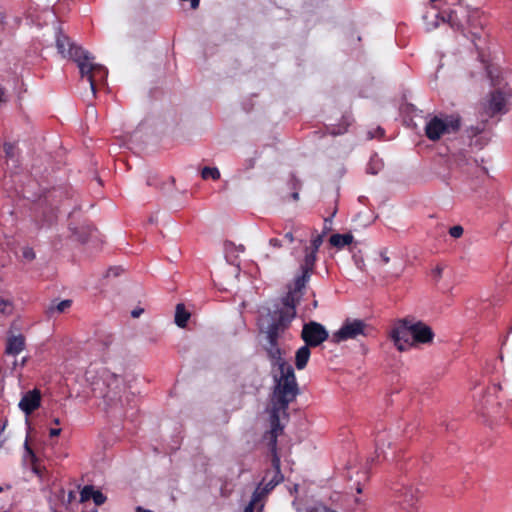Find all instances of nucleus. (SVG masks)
<instances>
[{
	"label": "nucleus",
	"mask_w": 512,
	"mask_h": 512,
	"mask_svg": "<svg viewBox=\"0 0 512 512\" xmlns=\"http://www.w3.org/2000/svg\"><path fill=\"white\" fill-rule=\"evenodd\" d=\"M310 346H307L305 344L304 346H301L295 354V365L297 369L302 370L306 367L308 360L310 358Z\"/></svg>",
	"instance_id": "2eb2a0df"
},
{
	"label": "nucleus",
	"mask_w": 512,
	"mask_h": 512,
	"mask_svg": "<svg viewBox=\"0 0 512 512\" xmlns=\"http://www.w3.org/2000/svg\"><path fill=\"white\" fill-rule=\"evenodd\" d=\"M390 338L400 352L414 347L411 320L404 319L396 323L390 331Z\"/></svg>",
	"instance_id": "423d86ee"
},
{
	"label": "nucleus",
	"mask_w": 512,
	"mask_h": 512,
	"mask_svg": "<svg viewBox=\"0 0 512 512\" xmlns=\"http://www.w3.org/2000/svg\"><path fill=\"white\" fill-rule=\"evenodd\" d=\"M285 239H287L290 243H292L294 241V236H293V233L292 232H288L285 234Z\"/></svg>",
	"instance_id": "e433bc0d"
},
{
	"label": "nucleus",
	"mask_w": 512,
	"mask_h": 512,
	"mask_svg": "<svg viewBox=\"0 0 512 512\" xmlns=\"http://www.w3.org/2000/svg\"><path fill=\"white\" fill-rule=\"evenodd\" d=\"M510 98L509 92L496 90L492 92L485 104V111L489 116H494L498 113L504 114L507 112V102Z\"/></svg>",
	"instance_id": "1a4fd4ad"
},
{
	"label": "nucleus",
	"mask_w": 512,
	"mask_h": 512,
	"mask_svg": "<svg viewBox=\"0 0 512 512\" xmlns=\"http://www.w3.org/2000/svg\"><path fill=\"white\" fill-rule=\"evenodd\" d=\"M137 512H152V511H150V510H142V509H140V508H139V509L137 510Z\"/></svg>",
	"instance_id": "a18cd8bd"
},
{
	"label": "nucleus",
	"mask_w": 512,
	"mask_h": 512,
	"mask_svg": "<svg viewBox=\"0 0 512 512\" xmlns=\"http://www.w3.org/2000/svg\"><path fill=\"white\" fill-rule=\"evenodd\" d=\"M292 505L297 512H301V508L296 501H293Z\"/></svg>",
	"instance_id": "4c0bfd02"
},
{
	"label": "nucleus",
	"mask_w": 512,
	"mask_h": 512,
	"mask_svg": "<svg viewBox=\"0 0 512 512\" xmlns=\"http://www.w3.org/2000/svg\"><path fill=\"white\" fill-rule=\"evenodd\" d=\"M295 316L296 309L294 298L293 296L288 295L285 299L284 307L279 312L278 320L268 327V341H277L279 336L288 328Z\"/></svg>",
	"instance_id": "20e7f679"
},
{
	"label": "nucleus",
	"mask_w": 512,
	"mask_h": 512,
	"mask_svg": "<svg viewBox=\"0 0 512 512\" xmlns=\"http://www.w3.org/2000/svg\"><path fill=\"white\" fill-rule=\"evenodd\" d=\"M71 306V300H63L61 302H59L56 306V310L59 312V313H62L64 312L65 310H67L68 308H70Z\"/></svg>",
	"instance_id": "c756f323"
},
{
	"label": "nucleus",
	"mask_w": 512,
	"mask_h": 512,
	"mask_svg": "<svg viewBox=\"0 0 512 512\" xmlns=\"http://www.w3.org/2000/svg\"><path fill=\"white\" fill-rule=\"evenodd\" d=\"M7 95L4 88L0 85V103L6 102Z\"/></svg>",
	"instance_id": "473e14b6"
},
{
	"label": "nucleus",
	"mask_w": 512,
	"mask_h": 512,
	"mask_svg": "<svg viewBox=\"0 0 512 512\" xmlns=\"http://www.w3.org/2000/svg\"><path fill=\"white\" fill-rule=\"evenodd\" d=\"M190 319V312L186 310L184 304H178L175 311V323L177 326L184 328Z\"/></svg>",
	"instance_id": "dca6fc26"
},
{
	"label": "nucleus",
	"mask_w": 512,
	"mask_h": 512,
	"mask_svg": "<svg viewBox=\"0 0 512 512\" xmlns=\"http://www.w3.org/2000/svg\"><path fill=\"white\" fill-rule=\"evenodd\" d=\"M345 131H346V127L342 128V129H338V130L332 129L331 134L338 135V134H342Z\"/></svg>",
	"instance_id": "c9c22d12"
},
{
	"label": "nucleus",
	"mask_w": 512,
	"mask_h": 512,
	"mask_svg": "<svg viewBox=\"0 0 512 512\" xmlns=\"http://www.w3.org/2000/svg\"><path fill=\"white\" fill-rule=\"evenodd\" d=\"M140 312H141V311H136V310H134V311H132V316H133V317H138V316L140 315Z\"/></svg>",
	"instance_id": "79ce46f5"
},
{
	"label": "nucleus",
	"mask_w": 512,
	"mask_h": 512,
	"mask_svg": "<svg viewBox=\"0 0 512 512\" xmlns=\"http://www.w3.org/2000/svg\"><path fill=\"white\" fill-rule=\"evenodd\" d=\"M25 339L22 335L9 337L5 352L8 355L16 356L24 350Z\"/></svg>",
	"instance_id": "ddd939ff"
},
{
	"label": "nucleus",
	"mask_w": 512,
	"mask_h": 512,
	"mask_svg": "<svg viewBox=\"0 0 512 512\" xmlns=\"http://www.w3.org/2000/svg\"><path fill=\"white\" fill-rule=\"evenodd\" d=\"M201 175L203 179L212 178L213 180H218L220 178V172L215 167H204Z\"/></svg>",
	"instance_id": "aec40b11"
},
{
	"label": "nucleus",
	"mask_w": 512,
	"mask_h": 512,
	"mask_svg": "<svg viewBox=\"0 0 512 512\" xmlns=\"http://www.w3.org/2000/svg\"><path fill=\"white\" fill-rule=\"evenodd\" d=\"M301 337L307 346L316 347L328 338V332L323 325L310 322L303 326Z\"/></svg>",
	"instance_id": "6e6552de"
},
{
	"label": "nucleus",
	"mask_w": 512,
	"mask_h": 512,
	"mask_svg": "<svg viewBox=\"0 0 512 512\" xmlns=\"http://www.w3.org/2000/svg\"><path fill=\"white\" fill-rule=\"evenodd\" d=\"M260 492L259 490L257 489L253 496H252V499L250 501V503L245 507L244 509V512H254V507H255V504L260 500Z\"/></svg>",
	"instance_id": "b1692460"
},
{
	"label": "nucleus",
	"mask_w": 512,
	"mask_h": 512,
	"mask_svg": "<svg viewBox=\"0 0 512 512\" xmlns=\"http://www.w3.org/2000/svg\"><path fill=\"white\" fill-rule=\"evenodd\" d=\"M278 483V481L275 483V485ZM274 487V484H268L266 487H265V491L268 492L269 490L273 489Z\"/></svg>",
	"instance_id": "ea45409f"
},
{
	"label": "nucleus",
	"mask_w": 512,
	"mask_h": 512,
	"mask_svg": "<svg viewBox=\"0 0 512 512\" xmlns=\"http://www.w3.org/2000/svg\"><path fill=\"white\" fill-rule=\"evenodd\" d=\"M92 499L94 501V503L99 506V505H102L105 501H106V497L104 496V494L99 491V490H96L92 496Z\"/></svg>",
	"instance_id": "a878e982"
},
{
	"label": "nucleus",
	"mask_w": 512,
	"mask_h": 512,
	"mask_svg": "<svg viewBox=\"0 0 512 512\" xmlns=\"http://www.w3.org/2000/svg\"><path fill=\"white\" fill-rule=\"evenodd\" d=\"M4 152L7 157L12 158L16 154V146L13 143L6 142L3 145Z\"/></svg>",
	"instance_id": "393cba45"
},
{
	"label": "nucleus",
	"mask_w": 512,
	"mask_h": 512,
	"mask_svg": "<svg viewBox=\"0 0 512 512\" xmlns=\"http://www.w3.org/2000/svg\"><path fill=\"white\" fill-rule=\"evenodd\" d=\"M323 237V234H318L315 237H312L310 247H307L305 249L304 260L301 265L303 275L296 281V286L298 289H301L304 286L306 280L309 278L310 272L314 268L315 262L317 260L316 255L320 246L323 243Z\"/></svg>",
	"instance_id": "0eeeda50"
},
{
	"label": "nucleus",
	"mask_w": 512,
	"mask_h": 512,
	"mask_svg": "<svg viewBox=\"0 0 512 512\" xmlns=\"http://www.w3.org/2000/svg\"><path fill=\"white\" fill-rule=\"evenodd\" d=\"M379 257H380V261L382 264L386 265L390 262V258L388 256V250L387 249H382L380 252H379Z\"/></svg>",
	"instance_id": "7c9ffc66"
},
{
	"label": "nucleus",
	"mask_w": 512,
	"mask_h": 512,
	"mask_svg": "<svg viewBox=\"0 0 512 512\" xmlns=\"http://www.w3.org/2000/svg\"><path fill=\"white\" fill-rule=\"evenodd\" d=\"M22 256L26 261H32L35 259V252L30 247H24L22 250Z\"/></svg>",
	"instance_id": "bb28decb"
},
{
	"label": "nucleus",
	"mask_w": 512,
	"mask_h": 512,
	"mask_svg": "<svg viewBox=\"0 0 512 512\" xmlns=\"http://www.w3.org/2000/svg\"><path fill=\"white\" fill-rule=\"evenodd\" d=\"M292 198H293L294 200H298V199H299V194H298L297 192H294V193L292 194Z\"/></svg>",
	"instance_id": "37998d69"
},
{
	"label": "nucleus",
	"mask_w": 512,
	"mask_h": 512,
	"mask_svg": "<svg viewBox=\"0 0 512 512\" xmlns=\"http://www.w3.org/2000/svg\"><path fill=\"white\" fill-rule=\"evenodd\" d=\"M267 352L270 358L275 361L279 370V374H275L276 385L268 409L270 415V444L272 449L275 450L277 437L283 430L280 421L287 418L288 405L295 399L298 388L294 370L290 364L281 359V351L277 341H269Z\"/></svg>",
	"instance_id": "f257e3e1"
},
{
	"label": "nucleus",
	"mask_w": 512,
	"mask_h": 512,
	"mask_svg": "<svg viewBox=\"0 0 512 512\" xmlns=\"http://www.w3.org/2000/svg\"><path fill=\"white\" fill-rule=\"evenodd\" d=\"M354 240V237L351 233L346 234H333L329 238V243L331 246L337 249H343L345 246L350 245Z\"/></svg>",
	"instance_id": "4468645a"
},
{
	"label": "nucleus",
	"mask_w": 512,
	"mask_h": 512,
	"mask_svg": "<svg viewBox=\"0 0 512 512\" xmlns=\"http://www.w3.org/2000/svg\"><path fill=\"white\" fill-rule=\"evenodd\" d=\"M13 311V304L8 299L0 298V313L11 314Z\"/></svg>",
	"instance_id": "5701e85b"
},
{
	"label": "nucleus",
	"mask_w": 512,
	"mask_h": 512,
	"mask_svg": "<svg viewBox=\"0 0 512 512\" xmlns=\"http://www.w3.org/2000/svg\"><path fill=\"white\" fill-rule=\"evenodd\" d=\"M71 47H77V46L74 44H70L69 40L65 37H62V38L59 37L57 39V48L63 56H69L71 58V56L69 55V50Z\"/></svg>",
	"instance_id": "a211bd4d"
},
{
	"label": "nucleus",
	"mask_w": 512,
	"mask_h": 512,
	"mask_svg": "<svg viewBox=\"0 0 512 512\" xmlns=\"http://www.w3.org/2000/svg\"><path fill=\"white\" fill-rule=\"evenodd\" d=\"M273 465L275 466V468L277 469V471H279V467H280V459L278 458L277 455H274V458H273Z\"/></svg>",
	"instance_id": "f704fd0d"
},
{
	"label": "nucleus",
	"mask_w": 512,
	"mask_h": 512,
	"mask_svg": "<svg viewBox=\"0 0 512 512\" xmlns=\"http://www.w3.org/2000/svg\"><path fill=\"white\" fill-rule=\"evenodd\" d=\"M356 490H357V492H358V493H361V492H362V488H361L359 485L357 486V489H356Z\"/></svg>",
	"instance_id": "49530a36"
},
{
	"label": "nucleus",
	"mask_w": 512,
	"mask_h": 512,
	"mask_svg": "<svg viewBox=\"0 0 512 512\" xmlns=\"http://www.w3.org/2000/svg\"><path fill=\"white\" fill-rule=\"evenodd\" d=\"M414 347L418 344H429L433 341L434 333L425 323L411 320Z\"/></svg>",
	"instance_id": "9d476101"
},
{
	"label": "nucleus",
	"mask_w": 512,
	"mask_h": 512,
	"mask_svg": "<svg viewBox=\"0 0 512 512\" xmlns=\"http://www.w3.org/2000/svg\"><path fill=\"white\" fill-rule=\"evenodd\" d=\"M369 331V326L362 320H346L341 328L333 333L332 341L339 343L359 336H368Z\"/></svg>",
	"instance_id": "39448f33"
},
{
	"label": "nucleus",
	"mask_w": 512,
	"mask_h": 512,
	"mask_svg": "<svg viewBox=\"0 0 512 512\" xmlns=\"http://www.w3.org/2000/svg\"><path fill=\"white\" fill-rule=\"evenodd\" d=\"M355 502H356L357 505H359L361 507L364 506V503H363V501L360 498H356Z\"/></svg>",
	"instance_id": "a19ab883"
},
{
	"label": "nucleus",
	"mask_w": 512,
	"mask_h": 512,
	"mask_svg": "<svg viewBox=\"0 0 512 512\" xmlns=\"http://www.w3.org/2000/svg\"><path fill=\"white\" fill-rule=\"evenodd\" d=\"M460 128V118L455 115L435 116L425 126L426 136L436 141L442 136L454 133Z\"/></svg>",
	"instance_id": "7ed1b4c3"
},
{
	"label": "nucleus",
	"mask_w": 512,
	"mask_h": 512,
	"mask_svg": "<svg viewBox=\"0 0 512 512\" xmlns=\"http://www.w3.org/2000/svg\"><path fill=\"white\" fill-rule=\"evenodd\" d=\"M443 271H444V268L440 265H437L435 268L432 269L431 275L435 282H438L440 280Z\"/></svg>",
	"instance_id": "c85d7f7f"
},
{
	"label": "nucleus",
	"mask_w": 512,
	"mask_h": 512,
	"mask_svg": "<svg viewBox=\"0 0 512 512\" xmlns=\"http://www.w3.org/2000/svg\"><path fill=\"white\" fill-rule=\"evenodd\" d=\"M449 234L453 238H459L463 235V227L460 225H455L449 229Z\"/></svg>",
	"instance_id": "cd10ccee"
},
{
	"label": "nucleus",
	"mask_w": 512,
	"mask_h": 512,
	"mask_svg": "<svg viewBox=\"0 0 512 512\" xmlns=\"http://www.w3.org/2000/svg\"><path fill=\"white\" fill-rule=\"evenodd\" d=\"M376 449H377V451L382 449L380 446V439L377 440Z\"/></svg>",
	"instance_id": "c03bdc74"
},
{
	"label": "nucleus",
	"mask_w": 512,
	"mask_h": 512,
	"mask_svg": "<svg viewBox=\"0 0 512 512\" xmlns=\"http://www.w3.org/2000/svg\"><path fill=\"white\" fill-rule=\"evenodd\" d=\"M54 423L57 424V425L60 424L59 419L58 418L54 419Z\"/></svg>",
	"instance_id": "de8ad7c7"
},
{
	"label": "nucleus",
	"mask_w": 512,
	"mask_h": 512,
	"mask_svg": "<svg viewBox=\"0 0 512 512\" xmlns=\"http://www.w3.org/2000/svg\"><path fill=\"white\" fill-rule=\"evenodd\" d=\"M69 55L77 63L82 78L89 82L93 94L98 84L105 82L108 71L101 65L93 62V57L82 47H71Z\"/></svg>",
	"instance_id": "f03ea898"
},
{
	"label": "nucleus",
	"mask_w": 512,
	"mask_h": 512,
	"mask_svg": "<svg viewBox=\"0 0 512 512\" xmlns=\"http://www.w3.org/2000/svg\"><path fill=\"white\" fill-rule=\"evenodd\" d=\"M60 433H61V429L60 428H52L49 431V434H50L51 437L59 436Z\"/></svg>",
	"instance_id": "72a5a7b5"
},
{
	"label": "nucleus",
	"mask_w": 512,
	"mask_h": 512,
	"mask_svg": "<svg viewBox=\"0 0 512 512\" xmlns=\"http://www.w3.org/2000/svg\"><path fill=\"white\" fill-rule=\"evenodd\" d=\"M269 245L274 248H280L282 246L281 241L278 238H271L269 240Z\"/></svg>",
	"instance_id": "2f4dec72"
},
{
	"label": "nucleus",
	"mask_w": 512,
	"mask_h": 512,
	"mask_svg": "<svg viewBox=\"0 0 512 512\" xmlns=\"http://www.w3.org/2000/svg\"><path fill=\"white\" fill-rule=\"evenodd\" d=\"M5 15L2 11H0V27L4 24Z\"/></svg>",
	"instance_id": "58836bf2"
},
{
	"label": "nucleus",
	"mask_w": 512,
	"mask_h": 512,
	"mask_svg": "<svg viewBox=\"0 0 512 512\" xmlns=\"http://www.w3.org/2000/svg\"><path fill=\"white\" fill-rule=\"evenodd\" d=\"M399 500L398 504L404 510H411L420 497V492L418 489L413 487H405L399 492Z\"/></svg>",
	"instance_id": "f8f14e48"
},
{
	"label": "nucleus",
	"mask_w": 512,
	"mask_h": 512,
	"mask_svg": "<svg viewBox=\"0 0 512 512\" xmlns=\"http://www.w3.org/2000/svg\"><path fill=\"white\" fill-rule=\"evenodd\" d=\"M95 491L96 490L93 488V486H90V485L84 486L80 492V502H86V501L92 499V496Z\"/></svg>",
	"instance_id": "412c9836"
},
{
	"label": "nucleus",
	"mask_w": 512,
	"mask_h": 512,
	"mask_svg": "<svg viewBox=\"0 0 512 512\" xmlns=\"http://www.w3.org/2000/svg\"><path fill=\"white\" fill-rule=\"evenodd\" d=\"M305 512H337L334 508L328 506L323 502H315L309 505Z\"/></svg>",
	"instance_id": "f3484780"
},
{
	"label": "nucleus",
	"mask_w": 512,
	"mask_h": 512,
	"mask_svg": "<svg viewBox=\"0 0 512 512\" xmlns=\"http://www.w3.org/2000/svg\"><path fill=\"white\" fill-rule=\"evenodd\" d=\"M382 166H383V164L380 159H378L377 157H372L367 166V172L372 175H375L379 172V170L382 168Z\"/></svg>",
	"instance_id": "6ab92c4d"
},
{
	"label": "nucleus",
	"mask_w": 512,
	"mask_h": 512,
	"mask_svg": "<svg viewBox=\"0 0 512 512\" xmlns=\"http://www.w3.org/2000/svg\"><path fill=\"white\" fill-rule=\"evenodd\" d=\"M41 395L37 389L29 391L23 395L19 402V408L26 414H31L40 406Z\"/></svg>",
	"instance_id": "9b49d317"
},
{
	"label": "nucleus",
	"mask_w": 512,
	"mask_h": 512,
	"mask_svg": "<svg viewBox=\"0 0 512 512\" xmlns=\"http://www.w3.org/2000/svg\"><path fill=\"white\" fill-rule=\"evenodd\" d=\"M24 448H25V453L23 456L24 460L26 462H30L31 464H33L36 461V456L28 444V439L25 440Z\"/></svg>",
	"instance_id": "4be33fe9"
}]
</instances>
